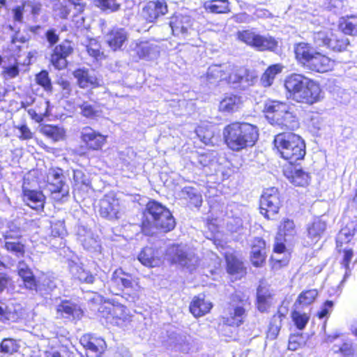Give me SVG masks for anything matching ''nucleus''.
Instances as JSON below:
<instances>
[{"mask_svg":"<svg viewBox=\"0 0 357 357\" xmlns=\"http://www.w3.org/2000/svg\"><path fill=\"white\" fill-rule=\"evenodd\" d=\"M287 97L297 102L312 105L320 100L319 84L302 74L292 73L284 80Z\"/></svg>","mask_w":357,"mask_h":357,"instance_id":"f257e3e1","label":"nucleus"},{"mask_svg":"<svg viewBox=\"0 0 357 357\" xmlns=\"http://www.w3.org/2000/svg\"><path fill=\"white\" fill-rule=\"evenodd\" d=\"M175 226L174 218L165 206L154 200L146 204L142 218V230L146 235L153 234L155 229L168 232Z\"/></svg>","mask_w":357,"mask_h":357,"instance_id":"f03ea898","label":"nucleus"},{"mask_svg":"<svg viewBox=\"0 0 357 357\" xmlns=\"http://www.w3.org/2000/svg\"><path fill=\"white\" fill-rule=\"evenodd\" d=\"M227 146L234 151H241L255 145L259 137L258 128L250 123L235 122L223 130Z\"/></svg>","mask_w":357,"mask_h":357,"instance_id":"7ed1b4c3","label":"nucleus"},{"mask_svg":"<svg viewBox=\"0 0 357 357\" xmlns=\"http://www.w3.org/2000/svg\"><path fill=\"white\" fill-rule=\"evenodd\" d=\"M294 51L297 62L307 70L323 73L333 68L334 61L315 50L309 43H297Z\"/></svg>","mask_w":357,"mask_h":357,"instance_id":"20e7f679","label":"nucleus"},{"mask_svg":"<svg viewBox=\"0 0 357 357\" xmlns=\"http://www.w3.org/2000/svg\"><path fill=\"white\" fill-rule=\"evenodd\" d=\"M274 144L281 157L290 164L303 159L305 155L304 141L293 132H282L275 135Z\"/></svg>","mask_w":357,"mask_h":357,"instance_id":"39448f33","label":"nucleus"},{"mask_svg":"<svg viewBox=\"0 0 357 357\" xmlns=\"http://www.w3.org/2000/svg\"><path fill=\"white\" fill-rule=\"evenodd\" d=\"M291 109V106L286 102L269 100L264 104V112L271 124L294 130L298 123Z\"/></svg>","mask_w":357,"mask_h":357,"instance_id":"423d86ee","label":"nucleus"},{"mask_svg":"<svg viewBox=\"0 0 357 357\" xmlns=\"http://www.w3.org/2000/svg\"><path fill=\"white\" fill-rule=\"evenodd\" d=\"M250 303L245 296L235 294L231 296L222 317L223 323L230 326H239L243 324L248 315Z\"/></svg>","mask_w":357,"mask_h":357,"instance_id":"0eeeda50","label":"nucleus"},{"mask_svg":"<svg viewBox=\"0 0 357 357\" xmlns=\"http://www.w3.org/2000/svg\"><path fill=\"white\" fill-rule=\"evenodd\" d=\"M110 292L119 295L122 292L135 298L138 296L140 287L138 282L134 280L131 275L125 273L121 268L115 270L108 282Z\"/></svg>","mask_w":357,"mask_h":357,"instance_id":"6e6552de","label":"nucleus"},{"mask_svg":"<svg viewBox=\"0 0 357 357\" xmlns=\"http://www.w3.org/2000/svg\"><path fill=\"white\" fill-rule=\"evenodd\" d=\"M236 38L257 51L275 52L278 47V41L274 37L268 34L261 35L253 29L238 31Z\"/></svg>","mask_w":357,"mask_h":357,"instance_id":"1a4fd4ad","label":"nucleus"},{"mask_svg":"<svg viewBox=\"0 0 357 357\" xmlns=\"http://www.w3.org/2000/svg\"><path fill=\"white\" fill-rule=\"evenodd\" d=\"M313 40L317 47H326L335 52L344 51L349 45V39L344 35L335 34L329 30L315 32Z\"/></svg>","mask_w":357,"mask_h":357,"instance_id":"9d476101","label":"nucleus"},{"mask_svg":"<svg viewBox=\"0 0 357 357\" xmlns=\"http://www.w3.org/2000/svg\"><path fill=\"white\" fill-rule=\"evenodd\" d=\"M47 179L49 190L51 192L53 199L59 202L68 196L69 187L65 182V176L61 169L50 168L48 170Z\"/></svg>","mask_w":357,"mask_h":357,"instance_id":"9b49d317","label":"nucleus"},{"mask_svg":"<svg viewBox=\"0 0 357 357\" xmlns=\"http://www.w3.org/2000/svg\"><path fill=\"white\" fill-rule=\"evenodd\" d=\"M195 20L189 15L176 14L170 18L169 26L174 36L188 40L197 34Z\"/></svg>","mask_w":357,"mask_h":357,"instance_id":"f8f14e48","label":"nucleus"},{"mask_svg":"<svg viewBox=\"0 0 357 357\" xmlns=\"http://www.w3.org/2000/svg\"><path fill=\"white\" fill-rule=\"evenodd\" d=\"M281 201L278 191L275 188L264 191L260 198V213L267 219L273 218L278 213Z\"/></svg>","mask_w":357,"mask_h":357,"instance_id":"ddd939ff","label":"nucleus"},{"mask_svg":"<svg viewBox=\"0 0 357 357\" xmlns=\"http://www.w3.org/2000/svg\"><path fill=\"white\" fill-rule=\"evenodd\" d=\"M99 214L109 220H118L124 213L120 201L110 195H105L100 201Z\"/></svg>","mask_w":357,"mask_h":357,"instance_id":"4468645a","label":"nucleus"},{"mask_svg":"<svg viewBox=\"0 0 357 357\" xmlns=\"http://www.w3.org/2000/svg\"><path fill=\"white\" fill-rule=\"evenodd\" d=\"M130 50L139 59L152 60L159 56L160 47L158 45L149 41L135 40L130 45Z\"/></svg>","mask_w":357,"mask_h":357,"instance_id":"2eb2a0df","label":"nucleus"},{"mask_svg":"<svg viewBox=\"0 0 357 357\" xmlns=\"http://www.w3.org/2000/svg\"><path fill=\"white\" fill-rule=\"evenodd\" d=\"M80 343L85 348L87 357H100L106 349L102 338L90 334L82 336Z\"/></svg>","mask_w":357,"mask_h":357,"instance_id":"dca6fc26","label":"nucleus"},{"mask_svg":"<svg viewBox=\"0 0 357 357\" xmlns=\"http://www.w3.org/2000/svg\"><path fill=\"white\" fill-rule=\"evenodd\" d=\"M167 255L173 263L182 266H190L195 260L194 255L188 252L185 245H173L167 249Z\"/></svg>","mask_w":357,"mask_h":357,"instance_id":"f3484780","label":"nucleus"},{"mask_svg":"<svg viewBox=\"0 0 357 357\" xmlns=\"http://www.w3.org/2000/svg\"><path fill=\"white\" fill-rule=\"evenodd\" d=\"M167 12L168 7L165 0L151 1L142 8V15L148 22H154Z\"/></svg>","mask_w":357,"mask_h":357,"instance_id":"a211bd4d","label":"nucleus"},{"mask_svg":"<svg viewBox=\"0 0 357 357\" xmlns=\"http://www.w3.org/2000/svg\"><path fill=\"white\" fill-rule=\"evenodd\" d=\"M73 52V47L69 41H64L56 46L51 54L50 61L57 69L61 70L67 66L66 58Z\"/></svg>","mask_w":357,"mask_h":357,"instance_id":"6ab92c4d","label":"nucleus"},{"mask_svg":"<svg viewBox=\"0 0 357 357\" xmlns=\"http://www.w3.org/2000/svg\"><path fill=\"white\" fill-rule=\"evenodd\" d=\"M190 336L169 331H167V337L162 340V344L166 347L184 353H187L190 350Z\"/></svg>","mask_w":357,"mask_h":357,"instance_id":"aec40b11","label":"nucleus"},{"mask_svg":"<svg viewBox=\"0 0 357 357\" xmlns=\"http://www.w3.org/2000/svg\"><path fill=\"white\" fill-rule=\"evenodd\" d=\"M80 134L82 142L91 150L101 149L106 142V136L89 126L84 127Z\"/></svg>","mask_w":357,"mask_h":357,"instance_id":"412c9836","label":"nucleus"},{"mask_svg":"<svg viewBox=\"0 0 357 357\" xmlns=\"http://www.w3.org/2000/svg\"><path fill=\"white\" fill-rule=\"evenodd\" d=\"M326 229V222L320 218H316L307 225V234L305 238V245L316 244L322 237Z\"/></svg>","mask_w":357,"mask_h":357,"instance_id":"4be33fe9","label":"nucleus"},{"mask_svg":"<svg viewBox=\"0 0 357 357\" xmlns=\"http://www.w3.org/2000/svg\"><path fill=\"white\" fill-rule=\"evenodd\" d=\"M57 317L64 318L68 320L79 319L82 316V311L77 304L63 300L56 305Z\"/></svg>","mask_w":357,"mask_h":357,"instance_id":"5701e85b","label":"nucleus"},{"mask_svg":"<svg viewBox=\"0 0 357 357\" xmlns=\"http://www.w3.org/2000/svg\"><path fill=\"white\" fill-rule=\"evenodd\" d=\"M20 305L13 301H0V322L16 321L22 315Z\"/></svg>","mask_w":357,"mask_h":357,"instance_id":"b1692460","label":"nucleus"},{"mask_svg":"<svg viewBox=\"0 0 357 357\" xmlns=\"http://www.w3.org/2000/svg\"><path fill=\"white\" fill-rule=\"evenodd\" d=\"M105 40L111 50L116 51L121 50L128 39L126 30L120 27H113L104 36Z\"/></svg>","mask_w":357,"mask_h":357,"instance_id":"393cba45","label":"nucleus"},{"mask_svg":"<svg viewBox=\"0 0 357 357\" xmlns=\"http://www.w3.org/2000/svg\"><path fill=\"white\" fill-rule=\"evenodd\" d=\"M78 86L82 89L96 88L102 84V80L88 69H77L73 72Z\"/></svg>","mask_w":357,"mask_h":357,"instance_id":"a878e982","label":"nucleus"},{"mask_svg":"<svg viewBox=\"0 0 357 357\" xmlns=\"http://www.w3.org/2000/svg\"><path fill=\"white\" fill-rule=\"evenodd\" d=\"M22 236L19 229L16 231H8L3 235L5 238V248L15 256L20 257L24 254V246L17 240Z\"/></svg>","mask_w":357,"mask_h":357,"instance_id":"bb28decb","label":"nucleus"},{"mask_svg":"<svg viewBox=\"0 0 357 357\" xmlns=\"http://www.w3.org/2000/svg\"><path fill=\"white\" fill-rule=\"evenodd\" d=\"M266 243L261 238H255L253 241L250 260L255 266L259 267L262 265L266 258Z\"/></svg>","mask_w":357,"mask_h":357,"instance_id":"cd10ccee","label":"nucleus"},{"mask_svg":"<svg viewBox=\"0 0 357 357\" xmlns=\"http://www.w3.org/2000/svg\"><path fill=\"white\" fill-rule=\"evenodd\" d=\"M17 273L23 280L26 288L36 291L41 290L40 284H37L32 271L26 264L20 261L17 265Z\"/></svg>","mask_w":357,"mask_h":357,"instance_id":"c85d7f7f","label":"nucleus"},{"mask_svg":"<svg viewBox=\"0 0 357 357\" xmlns=\"http://www.w3.org/2000/svg\"><path fill=\"white\" fill-rule=\"evenodd\" d=\"M45 197L41 191L28 189L23 190V201L31 208H43Z\"/></svg>","mask_w":357,"mask_h":357,"instance_id":"c756f323","label":"nucleus"},{"mask_svg":"<svg viewBox=\"0 0 357 357\" xmlns=\"http://www.w3.org/2000/svg\"><path fill=\"white\" fill-rule=\"evenodd\" d=\"M241 97L234 94H227L220 102L219 110L222 112L231 113L238 110L242 106Z\"/></svg>","mask_w":357,"mask_h":357,"instance_id":"7c9ffc66","label":"nucleus"},{"mask_svg":"<svg viewBox=\"0 0 357 357\" xmlns=\"http://www.w3.org/2000/svg\"><path fill=\"white\" fill-rule=\"evenodd\" d=\"M212 307L210 301L204 300L201 295L194 297L190 305V311L195 317H202L208 313Z\"/></svg>","mask_w":357,"mask_h":357,"instance_id":"2f4dec72","label":"nucleus"},{"mask_svg":"<svg viewBox=\"0 0 357 357\" xmlns=\"http://www.w3.org/2000/svg\"><path fill=\"white\" fill-rule=\"evenodd\" d=\"M139 261L144 266L149 267L158 266L160 259L158 252L152 248H144L138 255Z\"/></svg>","mask_w":357,"mask_h":357,"instance_id":"473e14b6","label":"nucleus"},{"mask_svg":"<svg viewBox=\"0 0 357 357\" xmlns=\"http://www.w3.org/2000/svg\"><path fill=\"white\" fill-rule=\"evenodd\" d=\"M227 65H212L208 67L206 73V79L209 83H215L219 80L227 79Z\"/></svg>","mask_w":357,"mask_h":357,"instance_id":"72a5a7b5","label":"nucleus"},{"mask_svg":"<svg viewBox=\"0 0 357 357\" xmlns=\"http://www.w3.org/2000/svg\"><path fill=\"white\" fill-rule=\"evenodd\" d=\"M285 175L296 185L303 186L308 183V174L296 167H293L290 171L287 170Z\"/></svg>","mask_w":357,"mask_h":357,"instance_id":"f704fd0d","label":"nucleus"},{"mask_svg":"<svg viewBox=\"0 0 357 357\" xmlns=\"http://www.w3.org/2000/svg\"><path fill=\"white\" fill-rule=\"evenodd\" d=\"M228 70H226L227 80L229 83H243L244 77L247 75V69L243 67H236L227 65Z\"/></svg>","mask_w":357,"mask_h":357,"instance_id":"c9c22d12","label":"nucleus"},{"mask_svg":"<svg viewBox=\"0 0 357 357\" xmlns=\"http://www.w3.org/2000/svg\"><path fill=\"white\" fill-rule=\"evenodd\" d=\"M282 66L281 64H274L270 66L265 72L262 74L260 82L264 87L271 86L275 78V76L280 74L282 70Z\"/></svg>","mask_w":357,"mask_h":357,"instance_id":"e433bc0d","label":"nucleus"},{"mask_svg":"<svg viewBox=\"0 0 357 357\" xmlns=\"http://www.w3.org/2000/svg\"><path fill=\"white\" fill-rule=\"evenodd\" d=\"M227 0H211L205 1L204 8L211 13H227L230 11Z\"/></svg>","mask_w":357,"mask_h":357,"instance_id":"4c0bfd02","label":"nucleus"},{"mask_svg":"<svg viewBox=\"0 0 357 357\" xmlns=\"http://www.w3.org/2000/svg\"><path fill=\"white\" fill-rule=\"evenodd\" d=\"M78 236L79 241L86 250H96L99 246L96 238L93 236V234L90 231H85L84 228L82 230L79 229Z\"/></svg>","mask_w":357,"mask_h":357,"instance_id":"58836bf2","label":"nucleus"},{"mask_svg":"<svg viewBox=\"0 0 357 357\" xmlns=\"http://www.w3.org/2000/svg\"><path fill=\"white\" fill-rule=\"evenodd\" d=\"M339 28L344 34L357 36V15L342 18Z\"/></svg>","mask_w":357,"mask_h":357,"instance_id":"ea45409f","label":"nucleus"},{"mask_svg":"<svg viewBox=\"0 0 357 357\" xmlns=\"http://www.w3.org/2000/svg\"><path fill=\"white\" fill-rule=\"evenodd\" d=\"M70 270L73 277L82 282L93 284L95 282L96 277L82 266L75 264L71 266Z\"/></svg>","mask_w":357,"mask_h":357,"instance_id":"a19ab883","label":"nucleus"},{"mask_svg":"<svg viewBox=\"0 0 357 357\" xmlns=\"http://www.w3.org/2000/svg\"><path fill=\"white\" fill-rule=\"evenodd\" d=\"M284 317V314L280 311H278L277 314L273 315L271 320L267 334L270 339L274 340L277 337L282 326V319Z\"/></svg>","mask_w":357,"mask_h":357,"instance_id":"79ce46f5","label":"nucleus"},{"mask_svg":"<svg viewBox=\"0 0 357 357\" xmlns=\"http://www.w3.org/2000/svg\"><path fill=\"white\" fill-rule=\"evenodd\" d=\"M80 109V114L89 119H94L101 115V110L96 104H92L87 101H84L82 103L78 105Z\"/></svg>","mask_w":357,"mask_h":357,"instance_id":"37998d69","label":"nucleus"},{"mask_svg":"<svg viewBox=\"0 0 357 357\" xmlns=\"http://www.w3.org/2000/svg\"><path fill=\"white\" fill-rule=\"evenodd\" d=\"M227 272L231 275H239L241 276L243 273V263L233 255H227Z\"/></svg>","mask_w":357,"mask_h":357,"instance_id":"c03bdc74","label":"nucleus"},{"mask_svg":"<svg viewBox=\"0 0 357 357\" xmlns=\"http://www.w3.org/2000/svg\"><path fill=\"white\" fill-rule=\"evenodd\" d=\"M96 6L106 13H113L119 10L121 3L118 0H96Z\"/></svg>","mask_w":357,"mask_h":357,"instance_id":"a18cd8bd","label":"nucleus"},{"mask_svg":"<svg viewBox=\"0 0 357 357\" xmlns=\"http://www.w3.org/2000/svg\"><path fill=\"white\" fill-rule=\"evenodd\" d=\"M41 8V3L35 0L26 1L22 3V10H24V13L31 15L34 18L39 15Z\"/></svg>","mask_w":357,"mask_h":357,"instance_id":"49530a36","label":"nucleus"},{"mask_svg":"<svg viewBox=\"0 0 357 357\" xmlns=\"http://www.w3.org/2000/svg\"><path fill=\"white\" fill-rule=\"evenodd\" d=\"M43 132L54 141H59L62 139L65 135V130L63 128L58 126H46L43 127Z\"/></svg>","mask_w":357,"mask_h":357,"instance_id":"de8ad7c7","label":"nucleus"},{"mask_svg":"<svg viewBox=\"0 0 357 357\" xmlns=\"http://www.w3.org/2000/svg\"><path fill=\"white\" fill-rule=\"evenodd\" d=\"M45 354L46 357H74L73 353L64 346L52 347L47 350Z\"/></svg>","mask_w":357,"mask_h":357,"instance_id":"09e8293b","label":"nucleus"},{"mask_svg":"<svg viewBox=\"0 0 357 357\" xmlns=\"http://www.w3.org/2000/svg\"><path fill=\"white\" fill-rule=\"evenodd\" d=\"M318 295L316 289H310L301 292L298 298L297 301L302 305H307L312 303Z\"/></svg>","mask_w":357,"mask_h":357,"instance_id":"8fccbe9b","label":"nucleus"},{"mask_svg":"<svg viewBox=\"0 0 357 357\" xmlns=\"http://www.w3.org/2000/svg\"><path fill=\"white\" fill-rule=\"evenodd\" d=\"M17 351L16 342L10 338H6L0 344V356L1 354H12Z\"/></svg>","mask_w":357,"mask_h":357,"instance_id":"3c124183","label":"nucleus"},{"mask_svg":"<svg viewBox=\"0 0 357 357\" xmlns=\"http://www.w3.org/2000/svg\"><path fill=\"white\" fill-rule=\"evenodd\" d=\"M73 181L74 185L77 188L82 185L88 187L91 183L89 176L81 169L73 170Z\"/></svg>","mask_w":357,"mask_h":357,"instance_id":"603ef678","label":"nucleus"},{"mask_svg":"<svg viewBox=\"0 0 357 357\" xmlns=\"http://www.w3.org/2000/svg\"><path fill=\"white\" fill-rule=\"evenodd\" d=\"M353 256L354 253L352 250H345L344 251V257L342 261V265L344 268L345 272L344 278L340 282V284H342L351 275V268L349 267V264Z\"/></svg>","mask_w":357,"mask_h":357,"instance_id":"864d4df0","label":"nucleus"},{"mask_svg":"<svg viewBox=\"0 0 357 357\" xmlns=\"http://www.w3.org/2000/svg\"><path fill=\"white\" fill-rule=\"evenodd\" d=\"M100 44L95 38L89 39L86 48L88 54L95 59H98L100 54Z\"/></svg>","mask_w":357,"mask_h":357,"instance_id":"5fc2aeb1","label":"nucleus"},{"mask_svg":"<svg viewBox=\"0 0 357 357\" xmlns=\"http://www.w3.org/2000/svg\"><path fill=\"white\" fill-rule=\"evenodd\" d=\"M38 84L40 85L47 91H51L52 89L51 80L49 77V74L46 70H42L39 73L36 77Z\"/></svg>","mask_w":357,"mask_h":357,"instance_id":"6e6d98bb","label":"nucleus"},{"mask_svg":"<svg viewBox=\"0 0 357 357\" xmlns=\"http://www.w3.org/2000/svg\"><path fill=\"white\" fill-rule=\"evenodd\" d=\"M351 227H353L352 225H351V227L347 226L340 230L337 237V243H348L350 241L351 236H353L355 233V229L354 228L351 229Z\"/></svg>","mask_w":357,"mask_h":357,"instance_id":"4d7b16f0","label":"nucleus"},{"mask_svg":"<svg viewBox=\"0 0 357 357\" xmlns=\"http://www.w3.org/2000/svg\"><path fill=\"white\" fill-rule=\"evenodd\" d=\"M291 317L295 325L300 330H303L309 321V317L306 314H301L297 311H294Z\"/></svg>","mask_w":357,"mask_h":357,"instance_id":"13d9d810","label":"nucleus"},{"mask_svg":"<svg viewBox=\"0 0 357 357\" xmlns=\"http://www.w3.org/2000/svg\"><path fill=\"white\" fill-rule=\"evenodd\" d=\"M280 232L281 234H283L284 237L294 235L296 230L293 220L289 219L284 220L280 227Z\"/></svg>","mask_w":357,"mask_h":357,"instance_id":"bf43d9fd","label":"nucleus"},{"mask_svg":"<svg viewBox=\"0 0 357 357\" xmlns=\"http://www.w3.org/2000/svg\"><path fill=\"white\" fill-rule=\"evenodd\" d=\"M51 235L54 237H60L65 234L64 223L62 221H56L51 224Z\"/></svg>","mask_w":357,"mask_h":357,"instance_id":"052dcab7","label":"nucleus"},{"mask_svg":"<svg viewBox=\"0 0 357 357\" xmlns=\"http://www.w3.org/2000/svg\"><path fill=\"white\" fill-rule=\"evenodd\" d=\"M333 302L331 301H327L324 303L321 308V310L318 312V316L320 319L327 317L333 310Z\"/></svg>","mask_w":357,"mask_h":357,"instance_id":"680f3d73","label":"nucleus"},{"mask_svg":"<svg viewBox=\"0 0 357 357\" xmlns=\"http://www.w3.org/2000/svg\"><path fill=\"white\" fill-rule=\"evenodd\" d=\"M2 74L6 79L14 78L18 75L19 68L17 66L4 67Z\"/></svg>","mask_w":357,"mask_h":357,"instance_id":"e2e57ef3","label":"nucleus"},{"mask_svg":"<svg viewBox=\"0 0 357 357\" xmlns=\"http://www.w3.org/2000/svg\"><path fill=\"white\" fill-rule=\"evenodd\" d=\"M301 339L302 337L300 335L290 336L289 340V349L292 351L296 350L297 348L303 343Z\"/></svg>","mask_w":357,"mask_h":357,"instance_id":"0e129e2a","label":"nucleus"},{"mask_svg":"<svg viewBox=\"0 0 357 357\" xmlns=\"http://www.w3.org/2000/svg\"><path fill=\"white\" fill-rule=\"evenodd\" d=\"M58 84L60 86V87L62 89L63 96L64 97H68L70 94V92H71L70 83L67 80L61 79L58 81Z\"/></svg>","mask_w":357,"mask_h":357,"instance_id":"69168bd1","label":"nucleus"},{"mask_svg":"<svg viewBox=\"0 0 357 357\" xmlns=\"http://www.w3.org/2000/svg\"><path fill=\"white\" fill-rule=\"evenodd\" d=\"M198 191L192 188V187H190V186H187V187H185L182 189L181 190V196L183 198L185 199H188L189 201H190V199H192V197L195 195V194Z\"/></svg>","mask_w":357,"mask_h":357,"instance_id":"338daca9","label":"nucleus"},{"mask_svg":"<svg viewBox=\"0 0 357 357\" xmlns=\"http://www.w3.org/2000/svg\"><path fill=\"white\" fill-rule=\"evenodd\" d=\"M45 36L47 42L50 44V46H53L59 40V36L56 34V31L54 29L48 30L45 33Z\"/></svg>","mask_w":357,"mask_h":357,"instance_id":"774afa93","label":"nucleus"}]
</instances>
